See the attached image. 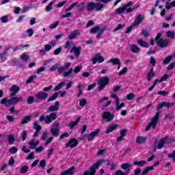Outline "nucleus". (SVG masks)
Instances as JSON below:
<instances>
[{
    "label": "nucleus",
    "mask_w": 175,
    "mask_h": 175,
    "mask_svg": "<svg viewBox=\"0 0 175 175\" xmlns=\"http://www.w3.org/2000/svg\"><path fill=\"white\" fill-rule=\"evenodd\" d=\"M79 144V141L75 138H72L69 140V142L66 144V147H71V148H73L76 147Z\"/></svg>",
    "instance_id": "14"
},
{
    "label": "nucleus",
    "mask_w": 175,
    "mask_h": 175,
    "mask_svg": "<svg viewBox=\"0 0 175 175\" xmlns=\"http://www.w3.org/2000/svg\"><path fill=\"white\" fill-rule=\"evenodd\" d=\"M59 67V64H54L53 66H51L49 68V71L50 72H54L55 70H57V69Z\"/></svg>",
    "instance_id": "47"
},
{
    "label": "nucleus",
    "mask_w": 175,
    "mask_h": 175,
    "mask_svg": "<svg viewBox=\"0 0 175 175\" xmlns=\"http://www.w3.org/2000/svg\"><path fill=\"white\" fill-rule=\"evenodd\" d=\"M152 170H154V167H146L142 172L141 175H147L150 172H152Z\"/></svg>",
    "instance_id": "29"
},
{
    "label": "nucleus",
    "mask_w": 175,
    "mask_h": 175,
    "mask_svg": "<svg viewBox=\"0 0 175 175\" xmlns=\"http://www.w3.org/2000/svg\"><path fill=\"white\" fill-rule=\"evenodd\" d=\"M59 110V102L57 101L54 105L49 107L48 111L51 112L49 115L41 116L39 118V121L42 122L44 121L45 124H51L57 118V113L54 111H58Z\"/></svg>",
    "instance_id": "1"
},
{
    "label": "nucleus",
    "mask_w": 175,
    "mask_h": 175,
    "mask_svg": "<svg viewBox=\"0 0 175 175\" xmlns=\"http://www.w3.org/2000/svg\"><path fill=\"white\" fill-rule=\"evenodd\" d=\"M36 98L38 100H44L49 98V94L46 92H40L36 95Z\"/></svg>",
    "instance_id": "13"
},
{
    "label": "nucleus",
    "mask_w": 175,
    "mask_h": 175,
    "mask_svg": "<svg viewBox=\"0 0 175 175\" xmlns=\"http://www.w3.org/2000/svg\"><path fill=\"white\" fill-rule=\"evenodd\" d=\"M104 61L105 57L100 55V54L99 53L96 54L92 59V62L93 65H95V64H96L97 62H98V64H102V62H104Z\"/></svg>",
    "instance_id": "9"
},
{
    "label": "nucleus",
    "mask_w": 175,
    "mask_h": 175,
    "mask_svg": "<svg viewBox=\"0 0 175 175\" xmlns=\"http://www.w3.org/2000/svg\"><path fill=\"white\" fill-rule=\"evenodd\" d=\"M172 8H175V1H173L171 3H166L165 9H167V10H170Z\"/></svg>",
    "instance_id": "36"
},
{
    "label": "nucleus",
    "mask_w": 175,
    "mask_h": 175,
    "mask_svg": "<svg viewBox=\"0 0 175 175\" xmlns=\"http://www.w3.org/2000/svg\"><path fill=\"white\" fill-rule=\"evenodd\" d=\"M104 7H105V5L100 3H94V9H95V10H97L98 12L103 10Z\"/></svg>",
    "instance_id": "35"
},
{
    "label": "nucleus",
    "mask_w": 175,
    "mask_h": 175,
    "mask_svg": "<svg viewBox=\"0 0 175 175\" xmlns=\"http://www.w3.org/2000/svg\"><path fill=\"white\" fill-rule=\"evenodd\" d=\"M168 158H172L175 161V150L172 152L171 154H168Z\"/></svg>",
    "instance_id": "64"
},
{
    "label": "nucleus",
    "mask_w": 175,
    "mask_h": 175,
    "mask_svg": "<svg viewBox=\"0 0 175 175\" xmlns=\"http://www.w3.org/2000/svg\"><path fill=\"white\" fill-rule=\"evenodd\" d=\"M56 98H58V93L53 94L51 97L48 98L47 102H51L53 100H55Z\"/></svg>",
    "instance_id": "45"
},
{
    "label": "nucleus",
    "mask_w": 175,
    "mask_h": 175,
    "mask_svg": "<svg viewBox=\"0 0 175 175\" xmlns=\"http://www.w3.org/2000/svg\"><path fill=\"white\" fill-rule=\"evenodd\" d=\"M165 35L167 38H171V39H173L175 36V33L173 31H167L165 32Z\"/></svg>",
    "instance_id": "37"
},
{
    "label": "nucleus",
    "mask_w": 175,
    "mask_h": 175,
    "mask_svg": "<svg viewBox=\"0 0 175 175\" xmlns=\"http://www.w3.org/2000/svg\"><path fill=\"white\" fill-rule=\"evenodd\" d=\"M130 50L131 53H135V54H137L139 51H140V48L137 46V45L132 44L130 45Z\"/></svg>",
    "instance_id": "24"
},
{
    "label": "nucleus",
    "mask_w": 175,
    "mask_h": 175,
    "mask_svg": "<svg viewBox=\"0 0 175 175\" xmlns=\"http://www.w3.org/2000/svg\"><path fill=\"white\" fill-rule=\"evenodd\" d=\"M65 137H69V133H64L59 136V139L62 140L63 139H65Z\"/></svg>",
    "instance_id": "58"
},
{
    "label": "nucleus",
    "mask_w": 175,
    "mask_h": 175,
    "mask_svg": "<svg viewBox=\"0 0 175 175\" xmlns=\"http://www.w3.org/2000/svg\"><path fill=\"white\" fill-rule=\"evenodd\" d=\"M167 140H169V137H165L162 138L161 139H160L158 142L157 148H158V150H161V148H162V147H163L165 146V144H166V143H168Z\"/></svg>",
    "instance_id": "15"
},
{
    "label": "nucleus",
    "mask_w": 175,
    "mask_h": 175,
    "mask_svg": "<svg viewBox=\"0 0 175 175\" xmlns=\"http://www.w3.org/2000/svg\"><path fill=\"white\" fill-rule=\"evenodd\" d=\"M87 105V100L84 98H81L79 100V106H81L82 107H84Z\"/></svg>",
    "instance_id": "48"
},
{
    "label": "nucleus",
    "mask_w": 175,
    "mask_h": 175,
    "mask_svg": "<svg viewBox=\"0 0 175 175\" xmlns=\"http://www.w3.org/2000/svg\"><path fill=\"white\" fill-rule=\"evenodd\" d=\"M27 131L26 130H23L22 133H21V137H22V140L23 142H25V140L27 139Z\"/></svg>",
    "instance_id": "46"
},
{
    "label": "nucleus",
    "mask_w": 175,
    "mask_h": 175,
    "mask_svg": "<svg viewBox=\"0 0 175 175\" xmlns=\"http://www.w3.org/2000/svg\"><path fill=\"white\" fill-rule=\"evenodd\" d=\"M132 5H133V2L129 1L128 3L124 4L122 6L117 8L115 10V13L116 14H122V13H125V12H126V13H132L133 10H136V8H132Z\"/></svg>",
    "instance_id": "2"
},
{
    "label": "nucleus",
    "mask_w": 175,
    "mask_h": 175,
    "mask_svg": "<svg viewBox=\"0 0 175 175\" xmlns=\"http://www.w3.org/2000/svg\"><path fill=\"white\" fill-rule=\"evenodd\" d=\"M103 120H106L107 122H110L114 118V115L111 114L109 111H105L103 114Z\"/></svg>",
    "instance_id": "12"
},
{
    "label": "nucleus",
    "mask_w": 175,
    "mask_h": 175,
    "mask_svg": "<svg viewBox=\"0 0 175 175\" xmlns=\"http://www.w3.org/2000/svg\"><path fill=\"white\" fill-rule=\"evenodd\" d=\"M31 120H32V116H25L22 119L21 124H22V125H24L25 124H28V122H29V121H31Z\"/></svg>",
    "instance_id": "27"
},
{
    "label": "nucleus",
    "mask_w": 175,
    "mask_h": 175,
    "mask_svg": "<svg viewBox=\"0 0 175 175\" xmlns=\"http://www.w3.org/2000/svg\"><path fill=\"white\" fill-rule=\"evenodd\" d=\"M107 165H110L111 170H114V169H116V165L114 163V161H109Z\"/></svg>",
    "instance_id": "49"
},
{
    "label": "nucleus",
    "mask_w": 175,
    "mask_h": 175,
    "mask_svg": "<svg viewBox=\"0 0 175 175\" xmlns=\"http://www.w3.org/2000/svg\"><path fill=\"white\" fill-rule=\"evenodd\" d=\"M124 106H125V103H121L120 104V99H117V102L116 103V105H115V107L116 110H121V109H122Z\"/></svg>",
    "instance_id": "28"
},
{
    "label": "nucleus",
    "mask_w": 175,
    "mask_h": 175,
    "mask_svg": "<svg viewBox=\"0 0 175 175\" xmlns=\"http://www.w3.org/2000/svg\"><path fill=\"white\" fill-rule=\"evenodd\" d=\"M64 77H73V68H70L69 70L63 72Z\"/></svg>",
    "instance_id": "23"
},
{
    "label": "nucleus",
    "mask_w": 175,
    "mask_h": 175,
    "mask_svg": "<svg viewBox=\"0 0 175 175\" xmlns=\"http://www.w3.org/2000/svg\"><path fill=\"white\" fill-rule=\"evenodd\" d=\"M164 103V107H173V106H174V103H166V102H163Z\"/></svg>",
    "instance_id": "53"
},
{
    "label": "nucleus",
    "mask_w": 175,
    "mask_h": 175,
    "mask_svg": "<svg viewBox=\"0 0 175 175\" xmlns=\"http://www.w3.org/2000/svg\"><path fill=\"white\" fill-rule=\"evenodd\" d=\"M55 3V0H53L46 8V12H50V10H51V9H53V4Z\"/></svg>",
    "instance_id": "42"
},
{
    "label": "nucleus",
    "mask_w": 175,
    "mask_h": 175,
    "mask_svg": "<svg viewBox=\"0 0 175 175\" xmlns=\"http://www.w3.org/2000/svg\"><path fill=\"white\" fill-rule=\"evenodd\" d=\"M27 33L28 36H29V38H31V36H32V35H33V29H32L31 28L27 29Z\"/></svg>",
    "instance_id": "60"
},
{
    "label": "nucleus",
    "mask_w": 175,
    "mask_h": 175,
    "mask_svg": "<svg viewBox=\"0 0 175 175\" xmlns=\"http://www.w3.org/2000/svg\"><path fill=\"white\" fill-rule=\"evenodd\" d=\"M28 169H29L28 165H25V166L21 167V169L20 170V173L21 174H25L28 172Z\"/></svg>",
    "instance_id": "40"
},
{
    "label": "nucleus",
    "mask_w": 175,
    "mask_h": 175,
    "mask_svg": "<svg viewBox=\"0 0 175 175\" xmlns=\"http://www.w3.org/2000/svg\"><path fill=\"white\" fill-rule=\"evenodd\" d=\"M72 85H73V82L71 81H68V83L66 84V90H69V88H72Z\"/></svg>",
    "instance_id": "62"
},
{
    "label": "nucleus",
    "mask_w": 175,
    "mask_h": 175,
    "mask_svg": "<svg viewBox=\"0 0 175 175\" xmlns=\"http://www.w3.org/2000/svg\"><path fill=\"white\" fill-rule=\"evenodd\" d=\"M110 83V78L107 76L100 78L98 81V91H103L105 88Z\"/></svg>",
    "instance_id": "5"
},
{
    "label": "nucleus",
    "mask_w": 175,
    "mask_h": 175,
    "mask_svg": "<svg viewBox=\"0 0 175 175\" xmlns=\"http://www.w3.org/2000/svg\"><path fill=\"white\" fill-rule=\"evenodd\" d=\"M21 59H23V61H28V58H29V56H28V55H26L25 53H23L21 55Z\"/></svg>",
    "instance_id": "55"
},
{
    "label": "nucleus",
    "mask_w": 175,
    "mask_h": 175,
    "mask_svg": "<svg viewBox=\"0 0 175 175\" xmlns=\"http://www.w3.org/2000/svg\"><path fill=\"white\" fill-rule=\"evenodd\" d=\"M81 119V118L79 117L75 121L70 122V124H68V127L70 128V129L75 128V126H76V125H77V124L80 122Z\"/></svg>",
    "instance_id": "25"
},
{
    "label": "nucleus",
    "mask_w": 175,
    "mask_h": 175,
    "mask_svg": "<svg viewBox=\"0 0 175 175\" xmlns=\"http://www.w3.org/2000/svg\"><path fill=\"white\" fill-rule=\"evenodd\" d=\"M33 125H34V129H36V131H40V130L42 129V126L39 125V123L38 122V121L34 122Z\"/></svg>",
    "instance_id": "41"
},
{
    "label": "nucleus",
    "mask_w": 175,
    "mask_h": 175,
    "mask_svg": "<svg viewBox=\"0 0 175 175\" xmlns=\"http://www.w3.org/2000/svg\"><path fill=\"white\" fill-rule=\"evenodd\" d=\"M147 140V137H137L136 139V143L137 144H143V143H146V141Z\"/></svg>",
    "instance_id": "26"
},
{
    "label": "nucleus",
    "mask_w": 175,
    "mask_h": 175,
    "mask_svg": "<svg viewBox=\"0 0 175 175\" xmlns=\"http://www.w3.org/2000/svg\"><path fill=\"white\" fill-rule=\"evenodd\" d=\"M133 165H135L136 166H138L139 167H143L144 165H146V161H136L133 163Z\"/></svg>",
    "instance_id": "32"
},
{
    "label": "nucleus",
    "mask_w": 175,
    "mask_h": 175,
    "mask_svg": "<svg viewBox=\"0 0 175 175\" xmlns=\"http://www.w3.org/2000/svg\"><path fill=\"white\" fill-rule=\"evenodd\" d=\"M28 144H29V148L30 150H35L39 145V141H36L35 139H31Z\"/></svg>",
    "instance_id": "17"
},
{
    "label": "nucleus",
    "mask_w": 175,
    "mask_h": 175,
    "mask_svg": "<svg viewBox=\"0 0 175 175\" xmlns=\"http://www.w3.org/2000/svg\"><path fill=\"white\" fill-rule=\"evenodd\" d=\"M0 20H1V23H8V16H2L0 18Z\"/></svg>",
    "instance_id": "59"
},
{
    "label": "nucleus",
    "mask_w": 175,
    "mask_h": 175,
    "mask_svg": "<svg viewBox=\"0 0 175 175\" xmlns=\"http://www.w3.org/2000/svg\"><path fill=\"white\" fill-rule=\"evenodd\" d=\"M126 99L128 100H132V99H135V94L133 93H130L126 96Z\"/></svg>",
    "instance_id": "54"
},
{
    "label": "nucleus",
    "mask_w": 175,
    "mask_h": 175,
    "mask_svg": "<svg viewBox=\"0 0 175 175\" xmlns=\"http://www.w3.org/2000/svg\"><path fill=\"white\" fill-rule=\"evenodd\" d=\"M51 49H53V46H51V45H50V44L44 45V49L45 50V51L49 52V51H50V50H51Z\"/></svg>",
    "instance_id": "57"
},
{
    "label": "nucleus",
    "mask_w": 175,
    "mask_h": 175,
    "mask_svg": "<svg viewBox=\"0 0 175 175\" xmlns=\"http://www.w3.org/2000/svg\"><path fill=\"white\" fill-rule=\"evenodd\" d=\"M10 91L11 92L10 96H14L16 94L18 93V91H20V88L16 85H13L10 88Z\"/></svg>",
    "instance_id": "18"
},
{
    "label": "nucleus",
    "mask_w": 175,
    "mask_h": 175,
    "mask_svg": "<svg viewBox=\"0 0 175 175\" xmlns=\"http://www.w3.org/2000/svg\"><path fill=\"white\" fill-rule=\"evenodd\" d=\"M72 43L69 42V41H67L64 45V48L65 49H70L71 46H72Z\"/></svg>",
    "instance_id": "63"
},
{
    "label": "nucleus",
    "mask_w": 175,
    "mask_h": 175,
    "mask_svg": "<svg viewBox=\"0 0 175 175\" xmlns=\"http://www.w3.org/2000/svg\"><path fill=\"white\" fill-rule=\"evenodd\" d=\"M158 120H159V112L156 113L154 117L152 119L149 124L146 127L145 131H148L151 128L155 129L157 124H158Z\"/></svg>",
    "instance_id": "6"
},
{
    "label": "nucleus",
    "mask_w": 175,
    "mask_h": 175,
    "mask_svg": "<svg viewBox=\"0 0 175 175\" xmlns=\"http://www.w3.org/2000/svg\"><path fill=\"white\" fill-rule=\"evenodd\" d=\"M158 95H162L163 96H166L167 94H169V92H165V91H159L158 92Z\"/></svg>",
    "instance_id": "61"
},
{
    "label": "nucleus",
    "mask_w": 175,
    "mask_h": 175,
    "mask_svg": "<svg viewBox=\"0 0 175 175\" xmlns=\"http://www.w3.org/2000/svg\"><path fill=\"white\" fill-rule=\"evenodd\" d=\"M17 151H18V149L16 146H12L10 148V154H16L17 152Z\"/></svg>",
    "instance_id": "43"
},
{
    "label": "nucleus",
    "mask_w": 175,
    "mask_h": 175,
    "mask_svg": "<svg viewBox=\"0 0 175 175\" xmlns=\"http://www.w3.org/2000/svg\"><path fill=\"white\" fill-rule=\"evenodd\" d=\"M36 77H38V76H36V75L30 76L29 79L26 81V84H29L30 83H32V81H33L34 79H36Z\"/></svg>",
    "instance_id": "38"
},
{
    "label": "nucleus",
    "mask_w": 175,
    "mask_h": 175,
    "mask_svg": "<svg viewBox=\"0 0 175 175\" xmlns=\"http://www.w3.org/2000/svg\"><path fill=\"white\" fill-rule=\"evenodd\" d=\"M95 9V3L94 2H89L87 4V10L88 12H91Z\"/></svg>",
    "instance_id": "33"
},
{
    "label": "nucleus",
    "mask_w": 175,
    "mask_h": 175,
    "mask_svg": "<svg viewBox=\"0 0 175 175\" xmlns=\"http://www.w3.org/2000/svg\"><path fill=\"white\" fill-rule=\"evenodd\" d=\"M118 128V125L117 124H111L109 126L107 127L106 130V133H111L113 131H116Z\"/></svg>",
    "instance_id": "22"
},
{
    "label": "nucleus",
    "mask_w": 175,
    "mask_h": 175,
    "mask_svg": "<svg viewBox=\"0 0 175 175\" xmlns=\"http://www.w3.org/2000/svg\"><path fill=\"white\" fill-rule=\"evenodd\" d=\"M23 100V97L20 96H14L8 100V98H3L1 100V105H5L6 107L9 106H14V105H17L20 101Z\"/></svg>",
    "instance_id": "3"
},
{
    "label": "nucleus",
    "mask_w": 175,
    "mask_h": 175,
    "mask_svg": "<svg viewBox=\"0 0 175 175\" xmlns=\"http://www.w3.org/2000/svg\"><path fill=\"white\" fill-rule=\"evenodd\" d=\"M99 133H100V130H99V129H96V131L90 133L88 135V142H92V140L94 139H95V137H96V136H98V135H99Z\"/></svg>",
    "instance_id": "11"
},
{
    "label": "nucleus",
    "mask_w": 175,
    "mask_h": 175,
    "mask_svg": "<svg viewBox=\"0 0 175 175\" xmlns=\"http://www.w3.org/2000/svg\"><path fill=\"white\" fill-rule=\"evenodd\" d=\"M79 35H80V30H75L70 33V36H68V39H70V40H73V39H76V37L79 36Z\"/></svg>",
    "instance_id": "19"
},
{
    "label": "nucleus",
    "mask_w": 175,
    "mask_h": 175,
    "mask_svg": "<svg viewBox=\"0 0 175 175\" xmlns=\"http://www.w3.org/2000/svg\"><path fill=\"white\" fill-rule=\"evenodd\" d=\"M137 43H138V44H139V46H142V47L148 48V46H150V44H148V42H147L143 40H138Z\"/></svg>",
    "instance_id": "34"
},
{
    "label": "nucleus",
    "mask_w": 175,
    "mask_h": 175,
    "mask_svg": "<svg viewBox=\"0 0 175 175\" xmlns=\"http://www.w3.org/2000/svg\"><path fill=\"white\" fill-rule=\"evenodd\" d=\"M73 170H75V167L72 166L64 172L68 175H72L75 173Z\"/></svg>",
    "instance_id": "39"
},
{
    "label": "nucleus",
    "mask_w": 175,
    "mask_h": 175,
    "mask_svg": "<svg viewBox=\"0 0 175 175\" xmlns=\"http://www.w3.org/2000/svg\"><path fill=\"white\" fill-rule=\"evenodd\" d=\"M51 133L52 136H54L55 137H58V135H59V123L58 122L53 123L51 129Z\"/></svg>",
    "instance_id": "7"
},
{
    "label": "nucleus",
    "mask_w": 175,
    "mask_h": 175,
    "mask_svg": "<svg viewBox=\"0 0 175 175\" xmlns=\"http://www.w3.org/2000/svg\"><path fill=\"white\" fill-rule=\"evenodd\" d=\"M128 72V68L124 67L123 69L118 73V76H122L123 75H125Z\"/></svg>",
    "instance_id": "51"
},
{
    "label": "nucleus",
    "mask_w": 175,
    "mask_h": 175,
    "mask_svg": "<svg viewBox=\"0 0 175 175\" xmlns=\"http://www.w3.org/2000/svg\"><path fill=\"white\" fill-rule=\"evenodd\" d=\"M120 62L119 58L110 59L107 61V64H112V65H118Z\"/></svg>",
    "instance_id": "31"
},
{
    "label": "nucleus",
    "mask_w": 175,
    "mask_h": 175,
    "mask_svg": "<svg viewBox=\"0 0 175 175\" xmlns=\"http://www.w3.org/2000/svg\"><path fill=\"white\" fill-rule=\"evenodd\" d=\"M58 24H59V21H56L54 23L51 24L50 26H49V28L51 29H54V28H57V27H58Z\"/></svg>",
    "instance_id": "52"
},
{
    "label": "nucleus",
    "mask_w": 175,
    "mask_h": 175,
    "mask_svg": "<svg viewBox=\"0 0 175 175\" xmlns=\"http://www.w3.org/2000/svg\"><path fill=\"white\" fill-rule=\"evenodd\" d=\"M144 20V15L139 14L136 16L133 27H137L139 24H142V21Z\"/></svg>",
    "instance_id": "16"
},
{
    "label": "nucleus",
    "mask_w": 175,
    "mask_h": 175,
    "mask_svg": "<svg viewBox=\"0 0 175 175\" xmlns=\"http://www.w3.org/2000/svg\"><path fill=\"white\" fill-rule=\"evenodd\" d=\"M169 43H170V42L166 39H160L156 42L157 46L161 49H163V47H167L169 46Z\"/></svg>",
    "instance_id": "10"
},
{
    "label": "nucleus",
    "mask_w": 175,
    "mask_h": 175,
    "mask_svg": "<svg viewBox=\"0 0 175 175\" xmlns=\"http://www.w3.org/2000/svg\"><path fill=\"white\" fill-rule=\"evenodd\" d=\"M155 76V72H154V68H150V71L148 72V75L146 77V79L148 81H151L152 77Z\"/></svg>",
    "instance_id": "21"
},
{
    "label": "nucleus",
    "mask_w": 175,
    "mask_h": 175,
    "mask_svg": "<svg viewBox=\"0 0 175 175\" xmlns=\"http://www.w3.org/2000/svg\"><path fill=\"white\" fill-rule=\"evenodd\" d=\"M173 57L172 56H168L165 58V59L163 61V64L165 65H167V64H169L170 62V61H172Z\"/></svg>",
    "instance_id": "50"
},
{
    "label": "nucleus",
    "mask_w": 175,
    "mask_h": 175,
    "mask_svg": "<svg viewBox=\"0 0 175 175\" xmlns=\"http://www.w3.org/2000/svg\"><path fill=\"white\" fill-rule=\"evenodd\" d=\"M105 31L104 29L100 28L99 26H95L90 30V33H97L96 38L97 39H100L102 35H103V32Z\"/></svg>",
    "instance_id": "8"
},
{
    "label": "nucleus",
    "mask_w": 175,
    "mask_h": 175,
    "mask_svg": "<svg viewBox=\"0 0 175 175\" xmlns=\"http://www.w3.org/2000/svg\"><path fill=\"white\" fill-rule=\"evenodd\" d=\"M103 163H105V160L103 159L98 160L96 163L93 164V165L90 167V171H85L83 173V175H95V174L96 173V170Z\"/></svg>",
    "instance_id": "4"
},
{
    "label": "nucleus",
    "mask_w": 175,
    "mask_h": 175,
    "mask_svg": "<svg viewBox=\"0 0 175 175\" xmlns=\"http://www.w3.org/2000/svg\"><path fill=\"white\" fill-rule=\"evenodd\" d=\"M65 84V81H62L60 83L58 84V85L55 86L54 88L55 91H59L61 88H62V86Z\"/></svg>",
    "instance_id": "44"
},
{
    "label": "nucleus",
    "mask_w": 175,
    "mask_h": 175,
    "mask_svg": "<svg viewBox=\"0 0 175 175\" xmlns=\"http://www.w3.org/2000/svg\"><path fill=\"white\" fill-rule=\"evenodd\" d=\"M0 59L1 62H5V61H6V55H5V53H0Z\"/></svg>",
    "instance_id": "56"
},
{
    "label": "nucleus",
    "mask_w": 175,
    "mask_h": 175,
    "mask_svg": "<svg viewBox=\"0 0 175 175\" xmlns=\"http://www.w3.org/2000/svg\"><path fill=\"white\" fill-rule=\"evenodd\" d=\"M8 143L12 145L16 142V138L14 137V135L10 134L7 137Z\"/></svg>",
    "instance_id": "30"
},
{
    "label": "nucleus",
    "mask_w": 175,
    "mask_h": 175,
    "mask_svg": "<svg viewBox=\"0 0 175 175\" xmlns=\"http://www.w3.org/2000/svg\"><path fill=\"white\" fill-rule=\"evenodd\" d=\"M80 50H81V46H74L72 48L70 53H74L75 57H79L80 55Z\"/></svg>",
    "instance_id": "20"
}]
</instances>
